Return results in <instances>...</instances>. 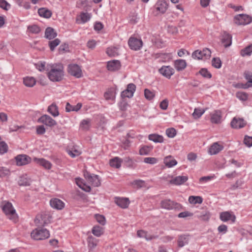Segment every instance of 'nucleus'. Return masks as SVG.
<instances>
[{
    "instance_id": "f257e3e1",
    "label": "nucleus",
    "mask_w": 252,
    "mask_h": 252,
    "mask_svg": "<svg viewBox=\"0 0 252 252\" xmlns=\"http://www.w3.org/2000/svg\"><path fill=\"white\" fill-rule=\"evenodd\" d=\"M47 71L48 77L52 82H60L63 78V66L61 63L50 64L47 68Z\"/></svg>"
},
{
    "instance_id": "f03ea898",
    "label": "nucleus",
    "mask_w": 252,
    "mask_h": 252,
    "mask_svg": "<svg viewBox=\"0 0 252 252\" xmlns=\"http://www.w3.org/2000/svg\"><path fill=\"white\" fill-rule=\"evenodd\" d=\"M50 236L49 231L45 228H36L31 233V237L36 240H44Z\"/></svg>"
},
{
    "instance_id": "7ed1b4c3",
    "label": "nucleus",
    "mask_w": 252,
    "mask_h": 252,
    "mask_svg": "<svg viewBox=\"0 0 252 252\" xmlns=\"http://www.w3.org/2000/svg\"><path fill=\"white\" fill-rule=\"evenodd\" d=\"M2 209L8 219L14 221L16 220L17 215L15 210L11 203L9 202L4 203L2 207Z\"/></svg>"
},
{
    "instance_id": "20e7f679",
    "label": "nucleus",
    "mask_w": 252,
    "mask_h": 252,
    "mask_svg": "<svg viewBox=\"0 0 252 252\" xmlns=\"http://www.w3.org/2000/svg\"><path fill=\"white\" fill-rule=\"evenodd\" d=\"M234 22L237 25H247L252 22V17L246 14H238L234 17Z\"/></svg>"
},
{
    "instance_id": "39448f33",
    "label": "nucleus",
    "mask_w": 252,
    "mask_h": 252,
    "mask_svg": "<svg viewBox=\"0 0 252 252\" xmlns=\"http://www.w3.org/2000/svg\"><path fill=\"white\" fill-rule=\"evenodd\" d=\"M211 52L208 48H204L202 50H197L192 54V57L194 59L206 60L210 58Z\"/></svg>"
},
{
    "instance_id": "423d86ee",
    "label": "nucleus",
    "mask_w": 252,
    "mask_h": 252,
    "mask_svg": "<svg viewBox=\"0 0 252 252\" xmlns=\"http://www.w3.org/2000/svg\"><path fill=\"white\" fill-rule=\"evenodd\" d=\"M84 175L87 182L92 186L97 187L100 186V179L98 175L91 174L88 172H85Z\"/></svg>"
},
{
    "instance_id": "0eeeda50",
    "label": "nucleus",
    "mask_w": 252,
    "mask_h": 252,
    "mask_svg": "<svg viewBox=\"0 0 252 252\" xmlns=\"http://www.w3.org/2000/svg\"><path fill=\"white\" fill-rule=\"evenodd\" d=\"M161 208L170 210L173 209H179L181 208V205L179 203L174 202L170 199H164L160 202Z\"/></svg>"
},
{
    "instance_id": "6e6552de",
    "label": "nucleus",
    "mask_w": 252,
    "mask_h": 252,
    "mask_svg": "<svg viewBox=\"0 0 252 252\" xmlns=\"http://www.w3.org/2000/svg\"><path fill=\"white\" fill-rule=\"evenodd\" d=\"M128 44L131 50L137 51L142 48L143 42L141 39L130 37L128 39Z\"/></svg>"
},
{
    "instance_id": "1a4fd4ad",
    "label": "nucleus",
    "mask_w": 252,
    "mask_h": 252,
    "mask_svg": "<svg viewBox=\"0 0 252 252\" xmlns=\"http://www.w3.org/2000/svg\"><path fill=\"white\" fill-rule=\"evenodd\" d=\"M68 72L70 75L77 78H79L82 76V70L80 66L76 64H70L68 65Z\"/></svg>"
},
{
    "instance_id": "9d476101",
    "label": "nucleus",
    "mask_w": 252,
    "mask_h": 252,
    "mask_svg": "<svg viewBox=\"0 0 252 252\" xmlns=\"http://www.w3.org/2000/svg\"><path fill=\"white\" fill-rule=\"evenodd\" d=\"M38 122L42 123L49 127H53L57 124L55 120L46 114L41 116L38 119Z\"/></svg>"
},
{
    "instance_id": "9b49d317",
    "label": "nucleus",
    "mask_w": 252,
    "mask_h": 252,
    "mask_svg": "<svg viewBox=\"0 0 252 252\" xmlns=\"http://www.w3.org/2000/svg\"><path fill=\"white\" fill-rule=\"evenodd\" d=\"M136 90V86L133 83H130L127 85L126 89L121 93V97L122 98L128 97L131 98L133 96V94Z\"/></svg>"
},
{
    "instance_id": "f8f14e48",
    "label": "nucleus",
    "mask_w": 252,
    "mask_h": 252,
    "mask_svg": "<svg viewBox=\"0 0 252 252\" xmlns=\"http://www.w3.org/2000/svg\"><path fill=\"white\" fill-rule=\"evenodd\" d=\"M16 164L18 166H23L29 163L31 158L26 155H19L15 157Z\"/></svg>"
},
{
    "instance_id": "ddd939ff",
    "label": "nucleus",
    "mask_w": 252,
    "mask_h": 252,
    "mask_svg": "<svg viewBox=\"0 0 252 252\" xmlns=\"http://www.w3.org/2000/svg\"><path fill=\"white\" fill-rule=\"evenodd\" d=\"M159 72L165 77L170 78L174 73V69L170 66H163L159 69Z\"/></svg>"
},
{
    "instance_id": "4468645a",
    "label": "nucleus",
    "mask_w": 252,
    "mask_h": 252,
    "mask_svg": "<svg viewBox=\"0 0 252 252\" xmlns=\"http://www.w3.org/2000/svg\"><path fill=\"white\" fill-rule=\"evenodd\" d=\"M190 239V236L189 234H181L179 235L177 244L179 248H182L188 245Z\"/></svg>"
},
{
    "instance_id": "2eb2a0df",
    "label": "nucleus",
    "mask_w": 252,
    "mask_h": 252,
    "mask_svg": "<svg viewBox=\"0 0 252 252\" xmlns=\"http://www.w3.org/2000/svg\"><path fill=\"white\" fill-rule=\"evenodd\" d=\"M220 220L223 222L228 220H231L232 222H234L236 220L235 215L231 214L229 212H223L220 214Z\"/></svg>"
},
{
    "instance_id": "dca6fc26",
    "label": "nucleus",
    "mask_w": 252,
    "mask_h": 252,
    "mask_svg": "<svg viewBox=\"0 0 252 252\" xmlns=\"http://www.w3.org/2000/svg\"><path fill=\"white\" fill-rule=\"evenodd\" d=\"M121 63L119 60H112L107 62V68L108 70L115 71L118 70L121 67Z\"/></svg>"
},
{
    "instance_id": "f3484780",
    "label": "nucleus",
    "mask_w": 252,
    "mask_h": 252,
    "mask_svg": "<svg viewBox=\"0 0 252 252\" xmlns=\"http://www.w3.org/2000/svg\"><path fill=\"white\" fill-rule=\"evenodd\" d=\"M50 206L57 210H62L64 207V203L58 198H52L50 201Z\"/></svg>"
},
{
    "instance_id": "a211bd4d",
    "label": "nucleus",
    "mask_w": 252,
    "mask_h": 252,
    "mask_svg": "<svg viewBox=\"0 0 252 252\" xmlns=\"http://www.w3.org/2000/svg\"><path fill=\"white\" fill-rule=\"evenodd\" d=\"M115 203L122 208L126 209L129 204V201L127 198L115 197Z\"/></svg>"
},
{
    "instance_id": "6ab92c4d",
    "label": "nucleus",
    "mask_w": 252,
    "mask_h": 252,
    "mask_svg": "<svg viewBox=\"0 0 252 252\" xmlns=\"http://www.w3.org/2000/svg\"><path fill=\"white\" fill-rule=\"evenodd\" d=\"M246 123L243 119L234 118L231 122V126L234 128H241L244 127Z\"/></svg>"
},
{
    "instance_id": "aec40b11",
    "label": "nucleus",
    "mask_w": 252,
    "mask_h": 252,
    "mask_svg": "<svg viewBox=\"0 0 252 252\" xmlns=\"http://www.w3.org/2000/svg\"><path fill=\"white\" fill-rule=\"evenodd\" d=\"M188 180L187 176H178L170 181L171 184L179 186L184 184Z\"/></svg>"
},
{
    "instance_id": "412c9836",
    "label": "nucleus",
    "mask_w": 252,
    "mask_h": 252,
    "mask_svg": "<svg viewBox=\"0 0 252 252\" xmlns=\"http://www.w3.org/2000/svg\"><path fill=\"white\" fill-rule=\"evenodd\" d=\"M221 117V112L219 110H215L211 114V122L214 124H219Z\"/></svg>"
},
{
    "instance_id": "4be33fe9",
    "label": "nucleus",
    "mask_w": 252,
    "mask_h": 252,
    "mask_svg": "<svg viewBox=\"0 0 252 252\" xmlns=\"http://www.w3.org/2000/svg\"><path fill=\"white\" fill-rule=\"evenodd\" d=\"M87 242L89 250H92L97 246L99 240L92 235H89L87 239Z\"/></svg>"
},
{
    "instance_id": "5701e85b",
    "label": "nucleus",
    "mask_w": 252,
    "mask_h": 252,
    "mask_svg": "<svg viewBox=\"0 0 252 252\" xmlns=\"http://www.w3.org/2000/svg\"><path fill=\"white\" fill-rule=\"evenodd\" d=\"M174 66L177 71H182L186 67L187 63L184 60L178 59L174 61Z\"/></svg>"
},
{
    "instance_id": "b1692460",
    "label": "nucleus",
    "mask_w": 252,
    "mask_h": 252,
    "mask_svg": "<svg viewBox=\"0 0 252 252\" xmlns=\"http://www.w3.org/2000/svg\"><path fill=\"white\" fill-rule=\"evenodd\" d=\"M221 42L225 47L230 46L232 43L231 35L224 32L222 35Z\"/></svg>"
},
{
    "instance_id": "393cba45",
    "label": "nucleus",
    "mask_w": 252,
    "mask_h": 252,
    "mask_svg": "<svg viewBox=\"0 0 252 252\" xmlns=\"http://www.w3.org/2000/svg\"><path fill=\"white\" fill-rule=\"evenodd\" d=\"M223 148L222 145L219 144L218 142L214 143L210 148L209 152L210 155H216L221 151Z\"/></svg>"
},
{
    "instance_id": "a878e982",
    "label": "nucleus",
    "mask_w": 252,
    "mask_h": 252,
    "mask_svg": "<svg viewBox=\"0 0 252 252\" xmlns=\"http://www.w3.org/2000/svg\"><path fill=\"white\" fill-rule=\"evenodd\" d=\"M34 161L40 165L43 166L45 169H50L52 167V164L50 161L45 159L44 158H34Z\"/></svg>"
},
{
    "instance_id": "bb28decb",
    "label": "nucleus",
    "mask_w": 252,
    "mask_h": 252,
    "mask_svg": "<svg viewBox=\"0 0 252 252\" xmlns=\"http://www.w3.org/2000/svg\"><path fill=\"white\" fill-rule=\"evenodd\" d=\"M156 9L161 13H164L167 10V4L163 0L158 1L155 5Z\"/></svg>"
},
{
    "instance_id": "cd10ccee",
    "label": "nucleus",
    "mask_w": 252,
    "mask_h": 252,
    "mask_svg": "<svg viewBox=\"0 0 252 252\" xmlns=\"http://www.w3.org/2000/svg\"><path fill=\"white\" fill-rule=\"evenodd\" d=\"M76 184L77 185L83 190L86 192H90L91 190L90 186L86 185L83 182V180L81 178H77L75 179Z\"/></svg>"
},
{
    "instance_id": "c85d7f7f",
    "label": "nucleus",
    "mask_w": 252,
    "mask_h": 252,
    "mask_svg": "<svg viewBox=\"0 0 252 252\" xmlns=\"http://www.w3.org/2000/svg\"><path fill=\"white\" fill-rule=\"evenodd\" d=\"M47 111L54 117L58 116L60 114L58 110V107L54 103L48 106Z\"/></svg>"
},
{
    "instance_id": "c756f323",
    "label": "nucleus",
    "mask_w": 252,
    "mask_h": 252,
    "mask_svg": "<svg viewBox=\"0 0 252 252\" xmlns=\"http://www.w3.org/2000/svg\"><path fill=\"white\" fill-rule=\"evenodd\" d=\"M57 35V32L51 27L46 28L45 32V37L48 39H52Z\"/></svg>"
},
{
    "instance_id": "7c9ffc66",
    "label": "nucleus",
    "mask_w": 252,
    "mask_h": 252,
    "mask_svg": "<svg viewBox=\"0 0 252 252\" xmlns=\"http://www.w3.org/2000/svg\"><path fill=\"white\" fill-rule=\"evenodd\" d=\"M148 139L155 143H162L164 141L163 136L158 134H149Z\"/></svg>"
},
{
    "instance_id": "2f4dec72",
    "label": "nucleus",
    "mask_w": 252,
    "mask_h": 252,
    "mask_svg": "<svg viewBox=\"0 0 252 252\" xmlns=\"http://www.w3.org/2000/svg\"><path fill=\"white\" fill-rule=\"evenodd\" d=\"M82 106L81 103H78L76 105H71L68 102L66 104L65 110L66 112L78 111Z\"/></svg>"
},
{
    "instance_id": "473e14b6",
    "label": "nucleus",
    "mask_w": 252,
    "mask_h": 252,
    "mask_svg": "<svg viewBox=\"0 0 252 252\" xmlns=\"http://www.w3.org/2000/svg\"><path fill=\"white\" fill-rule=\"evenodd\" d=\"M24 84L28 87H32L36 83V80L32 77H26L23 79Z\"/></svg>"
},
{
    "instance_id": "72a5a7b5",
    "label": "nucleus",
    "mask_w": 252,
    "mask_h": 252,
    "mask_svg": "<svg viewBox=\"0 0 252 252\" xmlns=\"http://www.w3.org/2000/svg\"><path fill=\"white\" fill-rule=\"evenodd\" d=\"M38 13L41 17L46 18H49L52 16L51 11L45 8H39L38 10Z\"/></svg>"
},
{
    "instance_id": "f704fd0d",
    "label": "nucleus",
    "mask_w": 252,
    "mask_h": 252,
    "mask_svg": "<svg viewBox=\"0 0 252 252\" xmlns=\"http://www.w3.org/2000/svg\"><path fill=\"white\" fill-rule=\"evenodd\" d=\"M91 120L90 119L83 120L80 124V128L83 130H88L91 126Z\"/></svg>"
},
{
    "instance_id": "c9c22d12",
    "label": "nucleus",
    "mask_w": 252,
    "mask_h": 252,
    "mask_svg": "<svg viewBox=\"0 0 252 252\" xmlns=\"http://www.w3.org/2000/svg\"><path fill=\"white\" fill-rule=\"evenodd\" d=\"M122 161V160L120 158L116 157L111 159L110 160L109 163L111 167L119 168L121 166Z\"/></svg>"
},
{
    "instance_id": "e433bc0d",
    "label": "nucleus",
    "mask_w": 252,
    "mask_h": 252,
    "mask_svg": "<svg viewBox=\"0 0 252 252\" xmlns=\"http://www.w3.org/2000/svg\"><path fill=\"white\" fill-rule=\"evenodd\" d=\"M137 235L140 238H144L147 240H151L155 237L153 236L148 235L147 232L142 230H138Z\"/></svg>"
},
{
    "instance_id": "4c0bfd02",
    "label": "nucleus",
    "mask_w": 252,
    "mask_h": 252,
    "mask_svg": "<svg viewBox=\"0 0 252 252\" xmlns=\"http://www.w3.org/2000/svg\"><path fill=\"white\" fill-rule=\"evenodd\" d=\"M92 233L96 237H100L103 233V229L98 225L94 226L92 230Z\"/></svg>"
},
{
    "instance_id": "58836bf2",
    "label": "nucleus",
    "mask_w": 252,
    "mask_h": 252,
    "mask_svg": "<svg viewBox=\"0 0 252 252\" xmlns=\"http://www.w3.org/2000/svg\"><path fill=\"white\" fill-rule=\"evenodd\" d=\"M106 53L110 57H116L119 55L118 48L115 47H111L107 48Z\"/></svg>"
},
{
    "instance_id": "ea45409f",
    "label": "nucleus",
    "mask_w": 252,
    "mask_h": 252,
    "mask_svg": "<svg viewBox=\"0 0 252 252\" xmlns=\"http://www.w3.org/2000/svg\"><path fill=\"white\" fill-rule=\"evenodd\" d=\"M189 201L191 204H201L203 202V199L199 196H190L189 198Z\"/></svg>"
},
{
    "instance_id": "a19ab883",
    "label": "nucleus",
    "mask_w": 252,
    "mask_h": 252,
    "mask_svg": "<svg viewBox=\"0 0 252 252\" xmlns=\"http://www.w3.org/2000/svg\"><path fill=\"white\" fill-rule=\"evenodd\" d=\"M164 163L168 167H172L176 165L177 161L174 159H171L170 157H167L164 159Z\"/></svg>"
},
{
    "instance_id": "79ce46f5",
    "label": "nucleus",
    "mask_w": 252,
    "mask_h": 252,
    "mask_svg": "<svg viewBox=\"0 0 252 252\" xmlns=\"http://www.w3.org/2000/svg\"><path fill=\"white\" fill-rule=\"evenodd\" d=\"M152 146H144L140 149L139 154L142 156L148 155L152 151Z\"/></svg>"
},
{
    "instance_id": "37998d69",
    "label": "nucleus",
    "mask_w": 252,
    "mask_h": 252,
    "mask_svg": "<svg viewBox=\"0 0 252 252\" xmlns=\"http://www.w3.org/2000/svg\"><path fill=\"white\" fill-rule=\"evenodd\" d=\"M34 222L38 227L44 226L46 224L45 220H43V216L41 215H38L36 217Z\"/></svg>"
},
{
    "instance_id": "c03bdc74",
    "label": "nucleus",
    "mask_w": 252,
    "mask_h": 252,
    "mask_svg": "<svg viewBox=\"0 0 252 252\" xmlns=\"http://www.w3.org/2000/svg\"><path fill=\"white\" fill-rule=\"evenodd\" d=\"M205 109H202L199 108H195L192 113V116L194 119H198L205 113Z\"/></svg>"
},
{
    "instance_id": "a18cd8bd",
    "label": "nucleus",
    "mask_w": 252,
    "mask_h": 252,
    "mask_svg": "<svg viewBox=\"0 0 252 252\" xmlns=\"http://www.w3.org/2000/svg\"><path fill=\"white\" fill-rule=\"evenodd\" d=\"M252 53V44L247 46L241 51V55L243 57L245 56H250Z\"/></svg>"
},
{
    "instance_id": "49530a36",
    "label": "nucleus",
    "mask_w": 252,
    "mask_h": 252,
    "mask_svg": "<svg viewBox=\"0 0 252 252\" xmlns=\"http://www.w3.org/2000/svg\"><path fill=\"white\" fill-rule=\"evenodd\" d=\"M60 40L58 38H56L55 39L50 41L49 42V46L50 47V50L53 51L54 50L55 48L60 43Z\"/></svg>"
},
{
    "instance_id": "de8ad7c7",
    "label": "nucleus",
    "mask_w": 252,
    "mask_h": 252,
    "mask_svg": "<svg viewBox=\"0 0 252 252\" xmlns=\"http://www.w3.org/2000/svg\"><path fill=\"white\" fill-rule=\"evenodd\" d=\"M212 66L216 68H220L221 66V62L219 58H214L212 61Z\"/></svg>"
},
{
    "instance_id": "09e8293b",
    "label": "nucleus",
    "mask_w": 252,
    "mask_h": 252,
    "mask_svg": "<svg viewBox=\"0 0 252 252\" xmlns=\"http://www.w3.org/2000/svg\"><path fill=\"white\" fill-rule=\"evenodd\" d=\"M31 184L30 181L27 178L21 177L18 181V185L20 186H28Z\"/></svg>"
},
{
    "instance_id": "8fccbe9b",
    "label": "nucleus",
    "mask_w": 252,
    "mask_h": 252,
    "mask_svg": "<svg viewBox=\"0 0 252 252\" xmlns=\"http://www.w3.org/2000/svg\"><path fill=\"white\" fill-rule=\"evenodd\" d=\"M144 95L146 99L152 100L155 96L154 92L151 91L148 89L144 90Z\"/></svg>"
},
{
    "instance_id": "3c124183",
    "label": "nucleus",
    "mask_w": 252,
    "mask_h": 252,
    "mask_svg": "<svg viewBox=\"0 0 252 252\" xmlns=\"http://www.w3.org/2000/svg\"><path fill=\"white\" fill-rule=\"evenodd\" d=\"M198 218L201 220L207 221L210 218V214L208 212L203 211L198 216Z\"/></svg>"
},
{
    "instance_id": "603ef678",
    "label": "nucleus",
    "mask_w": 252,
    "mask_h": 252,
    "mask_svg": "<svg viewBox=\"0 0 252 252\" xmlns=\"http://www.w3.org/2000/svg\"><path fill=\"white\" fill-rule=\"evenodd\" d=\"M29 31L32 33H38L40 32V29L36 25L29 26L28 28Z\"/></svg>"
},
{
    "instance_id": "864d4df0",
    "label": "nucleus",
    "mask_w": 252,
    "mask_h": 252,
    "mask_svg": "<svg viewBox=\"0 0 252 252\" xmlns=\"http://www.w3.org/2000/svg\"><path fill=\"white\" fill-rule=\"evenodd\" d=\"M166 134L168 137L173 138L176 135V130L174 128H169L166 130Z\"/></svg>"
},
{
    "instance_id": "5fc2aeb1",
    "label": "nucleus",
    "mask_w": 252,
    "mask_h": 252,
    "mask_svg": "<svg viewBox=\"0 0 252 252\" xmlns=\"http://www.w3.org/2000/svg\"><path fill=\"white\" fill-rule=\"evenodd\" d=\"M10 174V171L8 169L4 167H0V178H2Z\"/></svg>"
},
{
    "instance_id": "6e6d98bb",
    "label": "nucleus",
    "mask_w": 252,
    "mask_h": 252,
    "mask_svg": "<svg viewBox=\"0 0 252 252\" xmlns=\"http://www.w3.org/2000/svg\"><path fill=\"white\" fill-rule=\"evenodd\" d=\"M95 218L96 221L100 224L104 225L106 223V220L105 217L103 215L96 214Z\"/></svg>"
},
{
    "instance_id": "4d7b16f0",
    "label": "nucleus",
    "mask_w": 252,
    "mask_h": 252,
    "mask_svg": "<svg viewBox=\"0 0 252 252\" xmlns=\"http://www.w3.org/2000/svg\"><path fill=\"white\" fill-rule=\"evenodd\" d=\"M158 159L153 157H147L144 158V162L146 163L154 164L158 162Z\"/></svg>"
},
{
    "instance_id": "13d9d810",
    "label": "nucleus",
    "mask_w": 252,
    "mask_h": 252,
    "mask_svg": "<svg viewBox=\"0 0 252 252\" xmlns=\"http://www.w3.org/2000/svg\"><path fill=\"white\" fill-rule=\"evenodd\" d=\"M199 73L204 77L210 78L212 77L211 74L208 71L206 68H202L199 71Z\"/></svg>"
},
{
    "instance_id": "bf43d9fd",
    "label": "nucleus",
    "mask_w": 252,
    "mask_h": 252,
    "mask_svg": "<svg viewBox=\"0 0 252 252\" xmlns=\"http://www.w3.org/2000/svg\"><path fill=\"white\" fill-rule=\"evenodd\" d=\"M0 7L4 10H8L10 8V4L5 0H0Z\"/></svg>"
},
{
    "instance_id": "052dcab7",
    "label": "nucleus",
    "mask_w": 252,
    "mask_h": 252,
    "mask_svg": "<svg viewBox=\"0 0 252 252\" xmlns=\"http://www.w3.org/2000/svg\"><path fill=\"white\" fill-rule=\"evenodd\" d=\"M8 146L3 141H0V154H3L7 151Z\"/></svg>"
},
{
    "instance_id": "680f3d73",
    "label": "nucleus",
    "mask_w": 252,
    "mask_h": 252,
    "mask_svg": "<svg viewBox=\"0 0 252 252\" xmlns=\"http://www.w3.org/2000/svg\"><path fill=\"white\" fill-rule=\"evenodd\" d=\"M67 153L71 157L75 158L77 156H79L81 154V152L79 150L76 149H72L71 150H68Z\"/></svg>"
},
{
    "instance_id": "e2e57ef3",
    "label": "nucleus",
    "mask_w": 252,
    "mask_h": 252,
    "mask_svg": "<svg viewBox=\"0 0 252 252\" xmlns=\"http://www.w3.org/2000/svg\"><path fill=\"white\" fill-rule=\"evenodd\" d=\"M81 19L83 23H86L90 20L91 16L87 13H82L80 15Z\"/></svg>"
},
{
    "instance_id": "0e129e2a",
    "label": "nucleus",
    "mask_w": 252,
    "mask_h": 252,
    "mask_svg": "<svg viewBox=\"0 0 252 252\" xmlns=\"http://www.w3.org/2000/svg\"><path fill=\"white\" fill-rule=\"evenodd\" d=\"M244 143L248 147H251L252 146V136H245Z\"/></svg>"
},
{
    "instance_id": "69168bd1",
    "label": "nucleus",
    "mask_w": 252,
    "mask_h": 252,
    "mask_svg": "<svg viewBox=\"0 0 252 252\" xmlns=\"http://www.w3.org/2000/svg\"><path fill=\"white\" fill-rule=\"evenodd\" d=\"M130 22L132 24H136L138 22V18L137 17V14L135 13H131L129 17Z\"/></svg>"
},
{
    "instance_id": "338daca9",
    "label": "nucleus",
    "mask_w": 252,
    "mask_h": 252,
    "mask_svg": "<svg viewBox=\"0 0 252 252\" xmlns=\"http://www.w3.org/2000/svg\"><path fill=\"white\" fill-rule=\"evenodd\" d=\"M145 182L143 180H137L133 182L132 185L137 188H142L144 186Z\"/></svg>"
},
{
    "instance_id": "774afa93",
    "label": "nucleus",
    "mask_w": 252,
    "mask_h": 252,
    "mask_svg": "<svg viewBox=\"0 0 252 252\" xmlns=\"http://www.w3.org/2000/svg\"><path fill=\"white\" fill-rule=\"evenodd\" d=\"M168 106V101L167 99L163 100L160 103V108L163 110H165L167 109Z\"/></svg>"
}]
</instances>
